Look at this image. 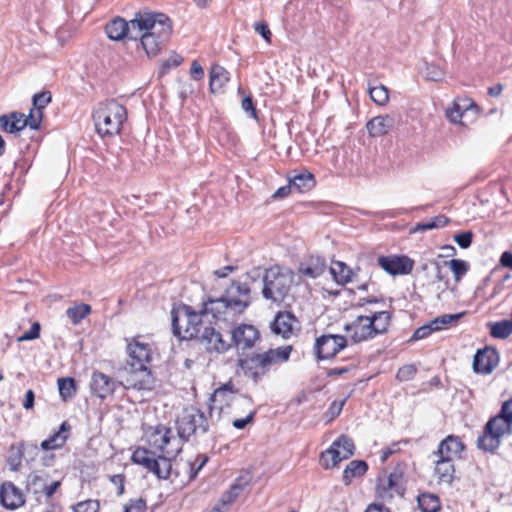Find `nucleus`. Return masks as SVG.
<instances>
[{"label":"nucleus","mask_w":512,"mask_h":512,"mask_svg":"<svg viewBox=\"0 0 512 512\" xmlns=\"http://www.w3.org/2000/svg\"><path fill=\"white\" fill-rule=\"evenodd\" d=\"M105 32L111 40L120 41L127 37L130 39L129 22L121 17H116L105 26Z\"/></svg>","instance_id":"obj_29"},{"label":"nucleus","mask_w":512,"mask_h":512,"mask_svg":"<svg viewBox=\"0 0 512 512\" xmlns=\"http://www.w3.org/2000/svg\"><path fill=\"white\" fill-rule=\"evenodd\" d=\"M417 373V368L414 365H405L397 371L396 378L401 382L412 380Z\"/></svg>","instance_id":"obj_50"},{"label":"nucleus","mask_w":512,"mask_h":512,"mask_svg":"<svg viewBox=\"0 0 512 512\" xmlns=\"http://www.w3.org/2000/svg\"><path fill=\"white\" fill-rule=\"evenodd\" d=\"M152 22L140 42L148 56L157 55L172 34V22L167 15L155 13Z\"/></svg>","instance_id":"obj_8"},{"label":"nucleus","mask_w":512,"mask_h":512,"mask_svg":"<svg viewBox=\"0 0 512 512\" xmlns=\"http://www.w3.org/2000/svg\"><path fill=\"white\" fill-rule=\"evenodd\" d=\"M209 86L212 93L221 90L229 81V72L220 65H213L210 69Z\"/></svg>","instance_id":"obj_31"},{"label":"nucleus","mask_w":512,"mask_h":512,"mask_svg":"<svg viewBox=\"0 0 512 512\" xmlns=\"http://www.w3.org/2000/svg\"><path fill=\"white\" fill-rule=\"evenodd\" d=\"M326 269L325 259L320 256H310L303 260L299 265V272L308 278L316 279L321 276Z\"/></svg>","instance_id":"obj_28"},{"label":"nucleus","mask_w":512,"mask_h":512,"mask_svg":"<svg viewBox=\"0 0 512 512\" xmlns=\"http://www.w3.org/2000/svg\"><path fill=\"white\" fill-rule=\"evenodd\" d=\"M131 459L133 463L143 466L158 479L167 480L172 475L180 476L179 471L173 469L172 462L167 455L156 456L154 451L139 447L132 453Z\"/></svg>","instance_id":"obj_9"},{"label":"nucleus","mask_w":512,"mask_h":512,"mask_svg":"<svg viewBox=\"0 0 512 512\" xmlns=\"http://www.w3.org/2000/svg\"><path fill=\"white\" fill-rule=\"evenodd\" d=\"M499 355L496 349L485 347L479 349L474 355L473 370L475 373L487 375L497 367Z\"/></svg>","instance_id":"obj_20"},{"label":"nucleus","mask_w":512,"mask_h":512,"mask_svg":"<svg viewBox=\"0 0 512 512\" xmlns=\"http://www.w3.org/2000/svg\"><path fill=\"white\" fill-rule=\"evenodd\" d=\"M40 334V324L35 322L32 324L30 329L26 331L20 338L19 341H28L33 340L39 337Z\"/></svg>","instance_id":"obj_57"},{"label":"nucleus","mask_w":512,"mask_h":512,"mask_svg":"<svg viewBox=\"0 0 512 512\" xmlns=\"http://www.w3.org/2000/svg\"><path fill=\"white\" fill-rule=\"evenodd\" d=\"M149 444L156 449L160 455H167L169 460L176 457L181 451L183 443L180 438L173 436L172 429L159 424L149 436Z\"/></svg>","instance_id":"obj_10"},{"label":"nucleus","mask_w":512,"mask_h":512,"mask_svg":"<svg viewBox=\"0 0 512 512\" xmlns=\"http://www.w3.org/2000/svg\"><path fill=\"white\" fill-rule=\"evenodd\" d=\"M368 470V465L363 460H352L344 469L342 481L349 485L354 478L362 477Z\"/></svg>","instance_id":"obj_33"},{"label":"nucleus","mask_w":512,"mask_h":512,"mask_svg":"<svg viewBox=\"0 0 512 512\" xmlns=\"http://www.w3.org/2000/svg\"><path fill=\"white\" fill-rule=\"evenodd\" d=\"M330 273L338 284H346L351 281L353 272L342 261H333L330 266Z\"/></svg>","instance_id":"obj_37"},{"label":"nucleus","mask_w":512,"mask_h":512,"mask_svg":"<svg viewBox=\"0 0 512 512\" xmlns=\"http://www.w3.org/2000/svg\"><path fill=\"white\" fill-rule=\"evenodd\" d=\"M1 128L10 134H15L22 131L25 127H30L36 130L41 125V116L39 113L34 115H25L21 112H10L0 116Z\"/></svg>","instance_id":"obj_13"},{"label":"nucleus","mask_w":512,"mask_h":512,"mask_svg":"<svg viewBox=\"0 0 512 512\" xmlns=\"http://www.w3.org/2000/svg\"><path fill=\"white\" fill-rule=\"evenodd\" d=\"M250 287L240 282H232L224 295L209 298L203 308L195 311L188 305H180L171 311L173 334L181 339L198 338L202 333V318L230 322L242 314L250 305Z\"/></svg>","instance_id":"obj_1"},{"label":"nucleus","mask_w":512,"mask_h":512,"mask_svg":"<svg viewBox=\"0 0 512 512\" xmlns=\"http://www.w3.org/2000/svg\"><path fill=\"white\" fill-rule=\"evenodd\" d=\"M445 265L450 267L456 280H460V278L468 271V264L460 259L445 261Z\"/></svg>","instance_id":"obj_48"},{"label":"nucleus","mask_w":512,"mask_h":512,"mask_svg":"<svg viewBox=\"0 0 512 512\" xmlns=\"http://www.w3.org/2000/svg\"><path fill=\"white\" fill-rule=\"evenodd\" d=\"M258 338L259 332L252 325L241 324L231 331V340L238 349L252 348Z\"/></svg>","instance_id":"obj_21"},{"label":"nucleus","mask_w":512,"mask_h":512,"mask_svg":"<svg viewBox=\"0 0 512 512\" xmlns=\"http://www.w3.org/2000/svg\"><path fill=\"white\" fill-rule=\"evenodd\" d=\"M464 116L465 114L461 111V107L458 103L453 102L452 106L446 110V117L452 123H461V119Z\"/></svg>","instance_id":"obj_51"},{"label":"nucleus","mask_w":512,"mask_h":512,"mask_svg":"<svg viewBox=\"0 0 512 512\" xmlns=\"http://www.w3.org/2000/svg\"><path fill=\"white\" fill-rule=\"evenodd\" d=\"M403 474L399 471L391 472L387 479L379 480L376 485V495L384 501H390L395 495H404L405 488L402 483Z\"/></svg>","instance_id":"obj_16"},{"label":"nucleus","mask_w":512,"mask_h":512,"mask_svg":"<svg viewBox=\"0 0 512 512\" xmlns=\"http://www.w3.org/2000/svg\"><path fill=\"white\" fill-rule=\"evenodd\" d=\"M378 265L391 275L409 274L414 262L405 255L381 256L378 258Z\"/></svg>","instance_id":"obj_18"},{"label":"nucleus","mask_w":512,"mask_h":512,"mask_svg":"<svg viewBox=\"0 0 512 512\" xmlns=\"http://www.w3.org/2000/svg\"><path fill=\"white\" fill-rule=\"evenodd\" d=\"M299 321L293 313L289 311H280L271 322L270 328L275 335L283 339H289L295 335L298 330Z\"/></svg>","instance_id":"obj_17"},{"label":"nucleus","mask_w":512,"mask_h":512,"mask_svg":"<svg viewBox=\"0 0 512 512\" xmlns=\"http://www.w3.org/2000/svg\"><path fill=\"white\" fill-rule=\"evenodd\" d=\"M29 486L34 488V492H38L41 489L45 494L46 498H50L60 487L59 481H54L49 485L45 484L44 479L39 475L30 476Z\"/></svg>","instance_id":"obj_38"},{"label":"nucleus","mask_w":512,"mask_h":512,"mask_svg":"<svg viewBox=\"0 0 512 512\" xmlns=\"http://www.w3.org/2000/svg\"><path fill=\"white\" fill-rule=\"evenodd\" d=\"M437 331L434 325H432V321L423 326L419 327L415 330L414 334L411 337V341L420 340L428 337L432 332Z\"/></svg>","instance_id":"obj_53"},{"label":"nucleus","mask_w":512,"mask_h":512,"mask_svg":"<svg viewBox=\"0 0 512 512\" xmlns=\"http://www.w3.org/2000/svg\"><path fill=\"white\" fill-rule=\"evenodd\" d=\"M69 430V424L64 421L57 432L41 442V448L45 451L61 448L67 440V435L65 433Z\"/></svg>","instance_id":"obj_30"},{"label":"nucleus","mask_w":512,"mask_h":512,"mask_svg":"<svg viewBox=\"0 0 512 512\" xmlns=\"http://www.w3.org/2000/svg\"><path fill=\"white\" fill-rule=\"evenodd\" d=\"M235 405L237 407H242L250 404V399L238 396L233 391V386L230 383H227L220 388L216 389L214 393L209 398V413L210 416H213V412L218 409V416L224 412L225 408Z\"/></svg>","instance_id":"obj_12"},{"label":"nucleus","mask_w":512,"mask_h":512,"mask_svg":"<svg viewBox=\"0 0 512 512\" xmlns=\"http://www.w3.org/2000/svg\"><path fill=\"white\" fill-rule=\"evenodd\" d=\"M500 264L503 267L512 269V252L505 251L500 257Z\"/></svg>","instance_id":"obj_64"},{"label":"nucleus","mask_w":512,"mask_h":512,"mask_svg":"<svg viewBox=\"0 0 512 512\" xmlns=\"http://www.w3.org/2000/svg\"><path fill=\"white\" fill-rule=\"evenodd\" d=\"M146 509V503L142 499L130 501L124 506V512H144Z\"/></svg>","instance_id":"obj_56"},{"label":"nucleus","mask_w":512,"mask_h":512,"mask_svg":"<svg viewBox=\"0 0 512 512\" xmlns=\"http://www.w3.org/2000/svg\"><path fill=\"white\" fill-rule=\"evenodd\" d=\"M391 323V313L375 311L366 315H358L344 330L354 343H360L385 334Z\"/></svg>","instance_id":"obj_2"},{"label":"nucleus","mask_w":512,"mask_h":512,"mask_svg":"<svg viewBox=\"0 0 512 512\" xmlns=\"http://www.w3.org/2000/svg\"><path fill=\"white\" fill-rule=\"evenodd\" d=\"M22 491L12 482H5L0 487V503L7 509L14 510L24 504Z\"/></svg>","instance_id":"obj_24"},{"label":"nucleus","mask_w":512,"mask_h":512,"mask_svg":"<svg viewBox=\"0 0 512 512\" xmlns=\"http://www.w3.org/2000/svg\"><path fill=\"white\" fill-rule=\"evenodd\" d=\"M99 508V503L94 500H87L83 502H79L75 508V512H97Z\"/></svg>","instance_id":"obj_55"},{"label":"nucleus","mask_w":512,"mask_h":512,"mask_svg":"<svg viewBox=\"0 0 512 512\" xmlns=\"http://www.w3.org/2000/svg\"><path fill=\"white\" fill-rule=\"evenodd\" d=\"M91 312V306L88 304H78L67 309L66 314L73 324L80 323Z\"/></svg>","instance_id":"obj_42"},{"label":"nucleus","mask_w":512,"mask_h":512,"mask_svg":"<svg viewBox=\"0 0 512 512\" xmlns=\"http://www.w3.org/2000/svg\"><path fill=\"white\" fill-rule=\"evenodd\" d=\"M369 94L371 99L380 106H384L389 100L388 88L384 85H379L369 88Z\"/></svg>","instance_id":"obj_45"},{"label":"nucleus","mask_w":512,"mask_h":512,"mask_svg":"<svg viewBox=\"0 0 512 512\" xmlns=\"http://www.w3.org/2000/svg\"><path fill=\"white\" fill-rule=\"evenodd\" d=\"M33 108L30 110L29 115L36 116L38 113L43 118L42 110L51 102L50 92H42L35 94L32 98Z\"/></svg>","instance_id":"obj_43"},{"label":"nucleus","mask_w":512,"mask_h":512,"mask_svg":"<svg viewBox=\"0 0 512 512\" xmlns=\"http://www.w3.org/2000/svg\"><path fill=\"white\" fill-rule=\"evenodd\" d=\"M417 502L418 507L423 512H437L440 510L439 498L434 494L423 493L418 496Z\"/></svg>","instance_id":"obj_40"},{"label":"nucleus","mask_w":512,"mask_h":512,"mask_svg":"<svg viewBox=\"0 0 512 512\" xmlns=\"http://www.w3.org/2000/svg\"><path fill=\"white\" fill-rule=\"evenodd\" d=\"M292 191H294V188L289 181L288 185L282 186L276 190V192L273 194V198H284L288 196Z\"/></svg>","instance_id":"obj_63"},{"label":"nucleus","mask_w":512,"mask_h":512,"mask_svg":"<svg viewBox=\"0 0 512 512\" xmlns=\"http://www.w3.org/2000/svg\"><path fill=\"white\" fill-rule=\"evenodd\" d=\"M242 109L252 118H257L256 109L254 107L252 98L250 96H246L242 100Z\"/></svg>","instance_id":"obj_60"},{"label":"nucleus","mask_w":512,"mask_h":512,"mask_svg":"<svg viewBox=\"0 0 512 512\" xmlns=\"http://www.w3.org/2000/svg\"><path fill=\"white\" fill-rule=\"evenodd\" d=\"M473 233L471 231L462 232L454 236V241L462 248L467 249L472 243Z\"/></svg>","instance_id":"obj_54"},{"label":"nucleus","mask_w":512,"mask_h":512,"mask_svg":"<svg viewBox=\"0 0 512 512\" xmlns=\"http://www.w3.org/2000/svg\"><path fill=\"white\" fill-rule=\"evenodd\" d=\"M347 345V339L342 335H322L314 344V352L318 359L324 360L334 357Z\"/></svg>","instance_id":"obj_15"},{"label":"nucleus","mask_w":512,"mask_h":512,"mask_svg":"<svg viewBox=\"0 0 512 512\" xmlns=\"http://www.w3.org/2000/svg\"><path fill=\"white\" fill-rule=\"evenodd\" d=\"M198 338L210 352L224 353L231 347V343L226 341L221 333L213 327H205Z\"/></svg>","instance_id":"obj_22"},{"label":"nucleus","mask_w":512,"mask_h":512,"mask_svg":"<svg viewBox=\"0 0 512 512\" xmlns=\"http://www.w3.org/2000/svg\"><path fill=\"white\" fill-rule=\"evenodd\" d=\"M487 327L493 338L506 339L512 334V317L497 322H489Z\"/></svg>","instance_id":"obj_36"},{"label":"nucleus","mask_w":512,"mask_h":512,"mask_svg":"<svg viewBox=\"0 0 512 512\" xmlns=\"http://www.w3.org/2000/svg\"><path fill=\"white\" fill-rule=\"evenodd\" d=\"M254 30L260 34L266 42L271 41V31L265 22H258L254 24Z\"/></svg>","instance_id":"obj_59"},{"label":"nucleus","mask_w":512,"mask_h":512,"mask_svg":"<svg viewBox=\"0 0 512 512\" xmlns=\"http://www.w3.org/2000/svg\"><path fill=\"white\" fill-rule=\"evenodd\" d=\"M255 414H256V411L251 410L245 418L235 419L232 422L233 427L238 430L244 429L247 424H250L253 422Z\"/></svg>","instance_id":"obj_58"},{"label":"nucleus","mask_w":512,"mask_h":512,"mask_svg":"<svg viewBox=\"0 0 512 512\" xmlns=\"http://www.w3.org/2000/svg\"><path fill=\"white\" fill-rule=\"evenodd\" d=\"M208 456L205 454H198L194 460H187L184 463V467L187 473V481L190 482L197 477L198 472L208 462Z\"/></svg>","instance_id":"obj_39"},{"label":"nucleus","mask_w":512,"mask_h":512,"mask_svg":"<svg viewBox=\"0 0 512 512\" xmlns=\"http://www.w3.org/2000/svg\"><path fill=\"white\" fill-rule=\"evenodd\" d=\"M292 351V346H282L275 349H269L264 353H254L240 360V367L245 375L251 377L254 381H258L270 369L277 365L288 361Z\"/></svg>","instance_id":"obj_4"},{"label":"nucleus","mask_w":512,"mask_h":512,"mask_svg":"<svg viewBox=\"0 0 512 512\" xmlns=\"http://www.w3.org/2000/svg\"><path fill=\"white\" fill-rule=\"evenodd\" d=\"M464 313L457 314H444L434 318L432 321V325L436 328L437 331L442 329H447L453 325H455L458 320L463 316Z\"/></svg>","instance_id":"obj_44"},{"label":"nucleus","mask_w":512,"mask_h":512,"mask_svg":"<svg viewBox=\"0 0 512 512\" xmlns=\"http://www.w3.org/2000/svg\"><path fill=\"white\" fill-rule=\"evenodd\" d=\"M92 116L99 135L102 137L114 136L120 133L122 125L127 119V111L123 105L111 99L99 103Z\"/></svg>","instance_id":"obj_5"},{"label":"nucleus","mask_w":512,"mask_h":512,"mask_svg":"<svg viewBox=\"0 0 512 512\" xmlns=\"http://www.w3.org/2000/svg\"><path fill=\"white\" fill-rule=\"evenodd\" d=\"M208 429L209 423L205 413L194 406L186 408L176 420L177 435L182 443L192 438L197 441L208 432Z\"/></svg>","instance_id":"obj_7"},{"label":"nucleus","mask_w":512,"mask_h":512,"mask_svg":"<svg viewBox=\"0 0 512 512\" xmlns=\"http://www.w3.org/2000/svg\"><path fill=\"white\" fill-rule=\"evenodd\" d=\"M454 103H458L461 111L466 115L468 112L476 114L478 112L477 104L471 98H457Z\"/></svg>","instance_id":"obj_52"},{"label":"nucleus","mask_w":512,"mask_h":512,"mask_svg":"<svg viewBox=\"0 0 512 512\" xmlns=\"http://www.w3.org/2000/svg\"><path fill=\"white\" fill-rule=\"evenodd\" d=\"M294 272L278 265L266 269L263 274L262 296L273 303L281 304L289 296L294 283Z\"/></svg>","instance_id":"obj_6"},{"label":"nucleus","mask_w":512,"mask_h":512,"mask_svg":"<svg viewBox=\"0 0 512 512\" xmlns=\"http://www.w3.org/2000/svg\"><path fill=\"white\" fill-rule=\"evenodd\" d=\"M354 442L346 435H341L331 446L321 453L319 462L324 469H332L341 461L354 454Z\"/></svg>","instance_id":"obj_11"},{"label":"nucleus","mask_w":512,"mask_h":512,"mask_svg":"<svg viewBox=\"0 0 512 512\" xmlns=\"http://www.w3.org/2000/svg\"><path fill=\"white\" fill-rule=\"evenodd\" d=\"M249 483L250 478L248 476H239L230 488L221 495L218 503L223 507L231 505L246 490Z\"/></svg>","instance_id":"obj_26"},{"label":"nucleus","mask_w":512,"mask_h":512,"mask_svg":"<svg viewBox=\"0 0 512 512\" xmlns=\"http://www.w3.org/2000/svg\"><path fill=\"white\" fill-rule=\"evenodd\" d=\"M143 373L142 378L137 379L135 376L127 379L124 387L126 389H135L138 391H151L154 387V378L151 375V372L146 369V371H141Z\"/></svg>","instance_id":"obj_34"},{"label":"nucleus","mask_w":512,"mask_h":512,"mask_svg":"<svg viewBox=\"0 0 512 512\" xmlns=\"http://www.w3.org/2000/svg\"><path fill=\"white\" fill-rule=\"evenodd\" d=\"M59 394L63 401L72 399L76 394V382L73 378H59L58 379Z\"/></svg>","instance_id":"obj_41"},{"label":"nucleus","mask_w":512,"mask_h":512,"mask_svg":"<svg viewBox=\"0 0 512 512\" xmlns=\"http://www.w3.org/2000/svg\"><path fill=\"white\" fill-rule=\"evenodd\" d=\"M424 76L430 81H442L445 77V71L437 64H426Z\"/></svg>","instance_id":"obj_47"},{"label":"nucleus","mask_w":512,"mask_h":512,"mask_svg":"<svg viewBox=\"0 0 512 512\" xmlns=\"http://www.w3.org/2000/svg\"><path fill=\"white\" fill-rule=\"evenodd\" d=\"M117 388V382L101 371H94L91 375L90 390L92 395L104 400L112 396Z\"/></svg>","instance_id":"obj_19"},{"label":"nucleus","mask_w":512,"mask_h":512,"mask_svg":"<svg viewBox=\"0 0 512 512\" xmlns=\"http://www.w3.org/2000/svg\"><path fill=\"white\" fill-rule=\"evenodd\" d=\"M127 351L131 369L134 372L146 371L147 364L152 360L151 347L135 338L127 345Z\"/></svg>","instance_id":"obj_14"},{"label":"nucleus","mask_w":512,"mask_h":512,"mask_svg":"<svg viewBox=\"0 0 512 512\" xmlns=\"http://www.w3.org/2000/svg\"><path fill=\"white\" fill-rule=\"evenodd\" d=\"M394 124V118L390 115H379L367 122L366 129L371 137H381L386 135Z\"/></svg>","instance_id":"obj_27"},{"label":"nucleus","mask_w":512,"mask_h":512,"mask_svg":"<svg viewBox=\"0 0 512 512\" xmlns=\"http://www.w3.org/2000/svg\"><path fill=\"white\" fill-rule=\"evenodd\" d=\"M190 73L195 80H200L204 77V70L197 61L192 62Z\"/></svg>","instance_id":"obj_61"},{"label":"nucleus","mask_w":512,"mask_h":512,"mask_svg":"<svg viewBox=\"0 0 512 512\" xmlns=\"http://www.w3.org/2000/svg\"><path fill=\"white\" fill-rule=\"evenodd\" d=\"M464 449L465 445L458 436L449 435L439 443L435 456L454 460L460 458V454Z\"/></svg>","instance_id":"obj_25"},{"label":"nucleus","mask_w":512,"mask_h":512,"mask_svg":"<svg viewBox=\"0 0 512 512\" xmlns=\"http://www.w3.org/2000/svg\"><path fill=\"white\" fill-rule=\"evenodd\" d=\"M344 403L345 400L340 402L334 401L331 403L328 409V413L330 414L331 418H335L341 413Z\"/></svg>","instance_id":"obj_62"},{"label":"nucleus","mask_w":512,"mask_h":512,"mask_svg":"<svg viewBox=\"0 0 512 512\" xmlns=\"http://www.w3.org/2000/svg\"><path fill=\"white\" fill-rule=\"evenodd\" d=\"M512 434V398L505 401L499 414L485 424L483 434L478 437L477 446L486 452L496 451L503 436Z\"/></svg>","instance_id":"obj_3"},{"label":"nucleus","mask_w":512,"mask_h":512,"mask_svg":"<svg viewBox=\"0 0 512 512\" xmlns=\"http://www.w3.org/2000/svg\"><path fill=\"white\" fill-rule=\"evenodd\" d=\"M435 462V475L438 477L440 482L451 483L454 469V460L450 458L437 457Z\"/></svg>","instance_id":"obj_32"},{"label":"nucleus","mask_w":512,"mask_h":512,"mask_svg":"<svg viewBox=\"0 0 512 512\" xmlns=\"http://www.w3.org/2000/svg\"><path fill=\"white\" fill-rule=\"evenodd\" d=\"M289 181L291 182L294 191L297 193L307 192L316 184L314 175L307 171L293 176Z\"/></svg>","instance_id":"obj_35"},{"label":"nucleus","mask_w":512,"mask_h":512,"mask_svg":"<svg viewBox=\"0 0 512 512\" xmlns=\"http://www.w3.org/2000/svg\"><path fill=\"white\" fill-rule=\"evenodd\" d=\"M447 223L448 219L445 216H437L430 221L417 223L416 226L414 227V231L421 232L426 230H432L435 228L444 227Z\"/></svg>","instance_id":"obj_46"},{"label":"nucleus","mask_w":512,"mask_h":512,"mask_svg":"<svg viewBox=\"0 0 512 512\" xmlns=\"http://www.w3.org/2000/svg\"><path fill=\"white\" fill-rule=\"evenodd\" d=\"M155 12L139 11L135 13L134 18L129 21L130 40H139L141 42L142 35L148 32L149 25L153 24L152 19Z\"/></svg>","instance_id":"obj_23"},{"label":"nucleus","mask_w":512,"mask_h":512,"mask_svg":"<svg viewBox=\"0 0 512 512\" xmlns=\"http://www.w3.org/2000/svg\"><path fill=\"white\" fill-rule=\"evenodd\" d=\"M10 451L11 455L9 456L7 462L12 471H18L21 467V459L23 455L22 444L17 447L13 445Z\"/></svg>","instance_id":"obj_49"}]
</instances>
